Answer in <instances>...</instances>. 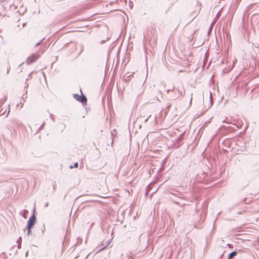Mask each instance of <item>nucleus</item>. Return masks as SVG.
<instances>
[{"label": "nucleus", "mask_w": 259, "mask_h": 259, "mask_svg": "<svg viewBox=\"0 0 259 259\" xmlns=\"http://www.w3.org/2000/svg\"><path fill=\"white\" fill-rule=\"evenodd\" d=\"M36 222V219L34 214H33L32 217H31L28 221H27V235H30L31 234V229L33 227V226L35 225V223Z\"/></svg>", "instance_id": "nucleus-1"}, {"label": "nucleus", "mask_w": 259, "mask_h": 259, "mask_svg": "<svg viewBox=\"0 0 259 259\" xmlns=\"http://www.w3.org/2000/svg\"><path fill=\"white\" fill-rule=\"evenodd\" d=\"M7 100V98L6 97H4L3 99H2V102L0 101V102L2 103V104H3Z\"/></svg>", "instance_id": "nucleus-7"}, {"label": "nucleus", "mask_w": 259, "mask_h": 259, "mask_svg": "<svg viewBox=\"0 0 259 259\" xmlns=\"http://www.w3.org/2000/svg\"><path fill=\"white\" fill-rule=\"evenodd\" d=\"M177 92H178L177 97H180L185 94V89L182 86L178 87L177 89Z\"/></svg>", "instance_id": "nucleus-4"}, {"label": "nucleus", "mask_w": 259, "mask_h": 259, "mask_svg": "<svg viewBox=\"0 0 259 259\" xmlns=\"http://www.w3.org/2000/svg\"><path fill=\"white\" fill-rule=\"evenodd\" d=\"M77 167H78V163L77 162H76L75 163H74L73 166L72 165L70 166V168H73V167L77 168Z\"/></svg>", "instance_id": "nucleus-6"}, {"label": "nucleus", "mask_w": 259, "mask_h": 259, "mask_svg": "<svg viewBox=\"0 0 259 259\" xmlns=\"http://www.w3.org/2000/svg\"><path fill=\"white\" fill-rule=\"evenodd\" d=\"M39 57V55L37 54H32L26 60V63L27 64H30L35 62Z\"/></svg>", "instance_id": "nucleus-3"}, {"label": "nucleus", "mask_w": 259, "mask_h": 259, "mask_svg": "<svg viewBox=\"0 0 259 259\" xmlns=\"http://www.w3.org/2000/svg\"><path fill=\"white\" fill-rule=\"evenodd\" d=\"M236 254H237V252L236 251H233L232 252H231V253L229 254V259H231L232 257L235 256L236 255Z\"/></svg>", "instance_id": "nucleus-5"}, {"label": "nucleus", "mask_w": 259, "mask_h": 259, "mask_svg": "<svg viewBox=\"0 0 259 259\" xmlns=\"http://www.w3.org/2000/svg\"><path fill=\"white\" fill-rule=\"evenodd\" d=\"M81 94H82L81 96H79L77 94H74V95H73L74 98L76 100L81 102V103L86 104L87 102V99L86 97L82 94V93H81Z\"/></svg>", "instance_id": "nucleus-2"}]
</instances>
